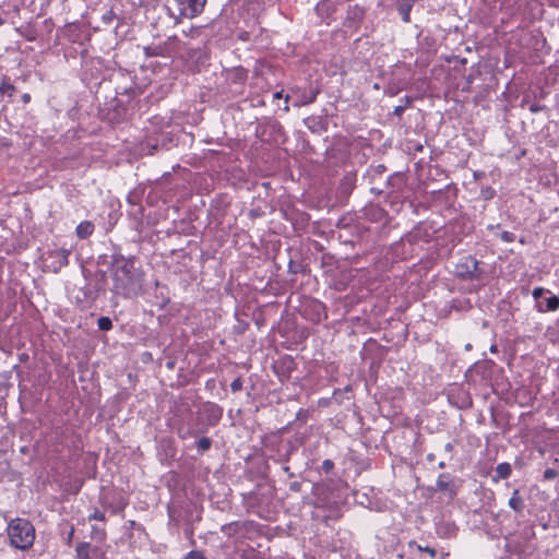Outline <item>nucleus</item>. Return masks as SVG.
Returning a JSON list of instances; mask_svg holds the SVG:
<instances>
[{"instance_id": "nucleus-41", "label": "nucleus", "mask_w": 559, "mask_h": 559, "mask_svg": "<svg viewBox=\"0 0 559 559\" xmlns=\"http://www.w3.org/2000/svg\"><path fill=\"white\" fill-rule=\"evenodd\" d=\"M289 489L295 492H299L301 490V484L299 481H294L289 485Z\"/></svg>"}, {"instance_id": "nucleus-33", "label": "nucleus", "mask_w": 559, "mask_h": 559, "mask_svg": "<svg viewBox=\"0 0 559 559\" xmlns=\"http://www.w3.org/2000/svg\"><path fill=\"white\" fill-rule=\"evenodd\" d=\"M230 389L233 392H238L242 389V379L240 377L236 378L231 383H230Z\"/></svg>"}, {"instance_id": "nucleus-15", "label": "nucleus", "mask_w": 559, "mask_h": 559, "mask_svg": "<svg viewBox=\"0 0 559 559\" xmlns=\"http://www.w3.org/2000/svg\"><path fill=\"white\" fill-rule=\"evenodd\" d=\"M535 307L539 312L556 311L559 309V298L556 295H550L542 301H538V306Z\"/></svg>"}, {"instance_id": "nucleus-22", "label": "nucleus", "mask_w": 559, "mask_h": 559, "mask_svg": "<svg viewBox=\"0 0 559 559\" xmlns=\"http://www.w3.org/2000/svg\"><path fill=\"white\" fill-rule=\"evenodd\" d=\"M197 449L200 454H203L207 450H210L212 445V440L209 437H202L197 442Z\"/></svg>"}, {"instance_id": "nucleus-44", "label": "nucleus", "mask_w": 559, "mask_h": 559, "mask_svg": "<svg viewBox=\"0 0 559 559\" xmlns=\"http://www.w3.org/2000/svg\"><path fill=\"white\" fill-rule=\"evenodd\" d=\"M21 98L24 104H28L31 102V95L28 93H24Z\"/></svg>"}, {"instance_id": "nucleus-51", "label": "nucleus", "mask_w": 559, "mask_h": 559, "mask_svg": "<svg viewBox=\"0 0 559 559\" xmlns=\"http://www.w3.org/2000/svg\"><path fill=\"white\" fill-rule=\"evenodd\" d=\"M160 145H162L163 147H165V146H166V136H165V135H162V143H160Z\"/></svg>"}, {"instance_id": "nucleus-31", "label": "nucleus", "mask_w": 559, "mask_h": 559, "mask_svg": "<svg viewBox=\"0 0 559 559\" xmlns=\"http://www.w3.org/2000/svg\"><path fill=\"white\" fill-rule=\"evenodd\" d=\"M88 520L92 521V520H96V521H106V516H105V513L100 512L99 510H95L93 513H91L88 515Z\"/></svg>"}, {"instance_id": "nucleus-34", "label": "nucleus", "mask_w": 559, "mask_h": 559, "mask_svg": "<svg viewBox=\"0 0 559 559\" xmlns=\"http://www.w3.org/2000/svg\"><path fill=\"white\" fill-rule=\"evenodd\" d=\"M528 109H530L531 112L537 114V112H540V111L545 110L546 106L542 105L539 103H533V104L530 105Z\"/></svg>"}, {"instance_id": "nucleus-13", "label": "nucleus", "mask_w": 559, "mask_h": 559, "mask_svg": "<svg viewBox=\"0 0 559 559\" xmlns=\"http://www.w3.org/2000/svg\"><path fill=\"white\" fill-rule=\"evenodd\" d=\"M98 550L97 547H92L90 543H78L74 559H91V555H95Z\"/></svg>"}, {"instance_id": "nucleus-38", "label": "nucleus", "mask_w": 559, "mask_h": 559, "mask_svg": "<svg viewBox=\"0 0 559 559\" xmlns=\"http://www.w3.org/2000/svg\"><path fill=\"white\" fill-rule=\"evenodd\" d=\"M418 549H419V550H421V551H425V552L429 554V556H430L431 558H435V557H436V555H437L436 549H435V548H431V547H428V546H426V547L418 546Z\"/></svg>"}, {"instance_id": "nucleus-26", "label": "nucleus", "mask_w": 559, "mask_h": 559, "mask_svg": "<svg viewBox=\"0 0 559 559\" xmlns=\"http://www.w3.org/2000/svg\"><path fill=\"white\" fill-rule=\"evenodd\" d=\"M545 293H549V294H550V292H549L548 289L544 288V287H535V288L533 289V292H532V296H533V298H534V299H535V301H536V305H535V306H538V301H542V300H543V299H542V297H543V295H544Z\"/></svg>"}, {"instance_id": "nucleus-54", "label": "nucleus", "mask_w": 559, "mask_h": 559, "mask_svg": "<svg viewBox=\"0 0 559 559\" xmlns=\"http://www.w3.org/2000/svg\"><path fill=\"white\" fill-rule=\"evenodd\" d=\"M395 178H397V176H396V175L391 176V177L388 179V183L390 185V183H391V181H392L393 179H395Z\"/></svg>"}, {"instance_id": "nucleus-18", "label": "nucleus", "mask_w": 559, "mask_h": 559, "mask_svg": "<svg viewBox=\"0 0 559 559\" xmlns=\"http://www.w3.org/2000/svg\"><path fill=\"white\" fill-rule=\"evenodd\" d=\"M94 231V225L90 221L81 222L75 229L76 236L80 239H86Z\"/></svg>"}, {"instance_id": "nucleus-62", "label": "nucleus", "mask_w": 559, "mask_h": 559, "mask_svg": "<svg viewBox=\"0 0 559 559\" xmlns=\"http://www.w3.org/2000/svg\"><path fill=\"white\" fill-rule=\"evenodd\" d=\"M167 366H168L169 368H171V367H173V362H168V364H167Z\"/></svg>"}, {"instance_id": "nucleus-39", "label": "nucleus", "mask_w": 559, "mask_h": 559, "mask_svg": "<svg viewBox=\"0 0 559 559\" xmlns=\"http://www.w3.org/2000/svg\"><path fill=\"white\" fill-rule=\"evenodd\" d=\"M471 405H472L471 397L467 394H464V399H463L461 405H459V407L460 408H466V407H469Z\"/></svg>"}, {"instance_id": "nucleus-40", "label": "nucleus", "mask_w": 559, "mask_h": 559, "mask_svg": "<svg viewBox=\"0 0 559 559\" xmlns=\"http://www.w3.org/2000/svg\"><path fill=\"white\" fill-rule=\"evenodd\" d=\"M158 48L157 47H145L144 51L146 56H157L158 55Z\"/></svg>"}, {"instance_id": "nucleus-45", "label": "nucleus", "mask_w": 559, "mask_h": 559, "mask_svg": "<svg viewBox=\"0 0 559 559\" xmlns=\"http://www.w3.org/2000/svg\"><path fill=\"white\" fill-rule=\"evenodd\" d=\"M444 450H445L447 452H450V453H451V452H453V450H454V445H453V443H452V442H448V443L444 445Z\"/></svg>"}, {"instance_id": "nucleus-35", "label": "nucleus", "mask_w": 559, "mask_h": 559, "mask_svg": "<svg viewBox=\"0 0 559 559\" xmlns=\"http://www.w3.org/2000/svg\"><path fill=\"white\" fill-rule=\"evenodd\" d=\"M321 468L325 473H330L334 468V462L330 459H326L322 462Z\"/></svg>"}, {"instance_id": "nucleus-25", "label": "nucleus", "mask_w": 559, "mask_h": 559, "mask_svg": "<svg viewBox=\"0 0 559 559\" xmlns=\"http://www.w3.org/2000/svg\"><path fill=\"white\" fill-rule=\"evenodd\" d=\"M97 326L100 331H109L112 329V321L108 317H100L97 320Z\"/></svg>"}, {"instance_id": "nucleus-29", "label": "nucleus", "mask_w": 559, "mask_h": 559, "mask_svg": "<svg viewBox=\"0 0 559 559\" xmlns=\"http://www.w3.org/2000/svg\"><path fill=\"white\" fill-rule=\"evenodd\" d=\"M159 146V142L157 140L147 139L145 142V147L148 150L150 154H153Z\"/></svg>"}, {"instance_id": "nucleus-19", "label": "nucleus", "mask_w": 559, "mask_h": 559, "mask_svg": "<svg viewBox=\"0 0 559 559\" xmlns=\"http://www.w3.org/2000/svg\"><path fill=\"white\" fill-rule=\"evenodd\" d=\"M511 473H512V467L509 463H507V462L499 463L496 467V477L493 478V480L507 479L510 477Z\"/></svg>"}, {"instance_id": "nucleus-55", "label": "nucleus", "mask_w": 559, "mask_h": 559, "mask_svg": "<svg viewBox=\"0 0 559 559\" xmlns=\"http://www.w3.org/2000/svg\"><path fill=\"white\" fill-rule=\"evenodd\" d=\"M490 352H491V353L497 352V346H496V345H491V346H490Z\"/></svg>"}, {"instance_id": "nucleus-17", "label": "nucleus", "mask_w": 559, "mask_h": 559, "mask_svg": "<svg viewBox=\"0 0 559 559\" xmlns=\"http://www.w3.org/2000/svg\"><path fill=\"white\" fill-rule=\"evenodd\" d=\"M416 0H401L397 4L399 13L402 16L403 22H411V11Z\"/></svg>"}, {"instance_id": "nucleus-61", "label": "nucleus", "mask_w": 559, "mask_h": 559, "mask_svg": "<svg viewBox=\"0 0 559 559\" xmlns=\"http://www.w3.org/2000/svg\"><path fill=\"white\" fill-rule=\"evenodd\" d=\"M307 126H308V129L313 130V128H312V126H311V124H308V123H307Z\"/></svg>"}, {"instance_id": "nucleus-12", "label": "nucleus", "mask_w": 559, "mask_h": 559, "mask_svg": "<svg viewBox=\"0 0 559 559\" xmlns=\"http://www.w3.org/2000/svg\"><path fill=\"white\" fill-rule=\"evenodd\" d=\"M314 10L317 14L324 21L334 14L336 7L331 0H321L317 3Z\"/></svg>"}, {"instance_id": "nucleus-5", "label": "nucleus", "mask_w": 559, "mask_h": 559, "mask_svg": "<svg viewBox=\"0 0 559 559\" xmlns=\"http://www.w3.org/2000/svg\"><path fill=\"white\" fill-rule=\"evenodd\" d=\"M179 17L193 19L200 15L206 0H174Z\"/></svg>"}, {"instance_id": "nucleus-46", "label": "nucleus", "mask_w": 559, "mask_h": 559, "mask_svg": "<svg viewBox=\"0 0 559 559\" xmlns=\"http://www.w3.org/2000/svg\"><path fill=\"white\" fill-rule=\"evenodd\" d=\"M284 100H285V107H284V110L285 111H289V107H288V100H289V95H285L284 97Z\"/></svg>"}, {"instance_id": "nucleus-7", "label": "nucleus", "mask_w": 559, "mask_h": 559, "mask_svg": "<svg viewBox=\"0 0 559 559\" xmlns=\"http://www.w3.org/2000/svg\"><path fill=\"white\" fill-rule=\"evenodd\" d=\"M431 238V227L427 223L421 222L408 231L403 239L411 245H418L420 242L427 243Z\"/></svg>"}, {"instance_id": "nucleus-8", "label": "nucleus", "mask_w": 559, "mask_h": 559, "mask_svg": "<svg viewBox=\"0 0 559 559\" xmlns=\"http://www.w3.org/2000/svg\"><path fill=\"white\" fill-rule=\"evenodd\" d=\"M70 250L66 248H56L47 252V261L49 269L53 272H59L62 267L69 264Z\"/></svg>"}, {"instance_id": "nucleus-14", "label": "nucleus", "mask_w": 559, "mask_h": 559, "mask_svg": "<svg viewBox=\"0 0 559 559\" xmlns=\"http://www.w3.org/2000/svg\"><path fill=\"white\" fill-rule=\"evenodd\" d=\"M82 293H83V299L78 296L76 297V305L81 309H86L87 307H90L96 300L97 292H94L90 287H84L82 289Z\"/></svg>"}, {"instance_id": "nucleus-50", "label": "nucleus", "mask_w": 559, "mask_h": 559, "mask_svg": "<svg viewBox=\"0 0 559 559\" xmlns=\"http://www.w3.org/2000/svg\"><path fill=\"white\" fill-rule=\"evenodd\" d=\"M73 534H74V530L71 528V531L69 532V535H68V540L71 542L72 537H73Z\"/></svg>"}, {"instance_id": "nucleus-56", "label": "nucleus", "mask_w": 559, "mask_h": 559, "mask_svg": "<svg viewBox=\"0 0 559 559\" xmlns=\"http://www.w3.org/2000/svg\"><path fill=\"white\" fill-rule=\"evenodd\" d=\"M302 413H304V409H299V412H298V414H297V417L302 416Z\"/></svg>"}, {"instance_id": "nucleus-23", "label": "nucleus", "mask_w": 559, "mask_h": 559, "mask_svg": "<svg viewBox=\"0 0 559 559\" xmlns=\"http://www.w3.org/2000/svg\"><path fill=\"white\" fill-rule=\"evenodd\" d=\"M312 308L316 312V321L317 322H321L323 319H326V312H325V307L322 302H313L312 305Z\"/></svg>"}, {"instance_id": "nucleus-4", "label": "nucleus", "mask_w": 559, "mask_h": 559, "mask_svg": "<svg viewBox=\"0 0 559 559\" xmlns=\"http://www.w3.org/2000/svg\"><path fill=\"white\" fill-rule=\"evenodd\" d=\"M479 261L473 255H464L459 259L454 266V274L461 281H478L483 276Z\"/></svg>"}, {"instance_id": "nucleus-52", "label": "nucleus", "mask_w": 559, "mask_h": 559, "mask_svg": "<svg viewBox=\"0 0 559 559\" xmlns=\"http://www.w3.org/2000/svg\"><path fill=\"white\" fill-rule=\"evenodd\" d=\"M438 467L439 468H444L445 467V463L443 461L439 462Z\"/></svg>"}, {"instance_id": "nucleus-30", "label": "nucleus", "mask_w": 559, "mask_h": 559, "mask_svg": "<svg viewBox=\"0 0 559 559\" xmlns=\"http://www.w3.org/2000/svg\"><path fill=\"white\" fill-rule=\"evenodd\" d=\"M500 239L504 242H513L515 240V234L504 230L500 234Z\"/></svg>"}, {"instance_id": "nucleus-28", "label": "nucleus", "mask_w": 559, "mask_h": 559, "mask_svg": "<svg viewBox=\"0 0 559 559\" xmlns=\"http://www.w3.org/2000/svg\"><path fill=\"white\" fill-rule=\"evenodd\" d=\"M116 17V13L112 10H108L106 13L103 14L102 21L104 24L109 25Z\"/></svg>"}, {"instance_id": "nucleus-59", "label": "nucleus", "mask_w": 559, "mask_h": 559, "mask_svg": "<svg viewBox=\"0 0 559 559\" xmlns=\"http://www.w3.org/2000/svg\"><path fill=\"white\" fill-rule=\"evenodd\" d=\"M382 169H384V166H383V165H380V166H379V171H382Z\"/></svg>"}, {"instance_id": "nucleus-32", "label": "nucleus", "mask_w": 559, "mask_h": 559, "mask_svg": "<svg viewBox=\"0 0 559 559\" xmlns=\"http://www.w3.org/2000/svg\"><path fill=\"white\" fill-rule=\"evenodd\" d=\"M557 476H558V471H556L555 468H547V469L544 472V479H545V480H552V479H555Z\"/></svg>"}, {"instance_id": "nucleus-1", "label": "nucleus", "mask_w": 559, "mask_h": 559, "mask_svg": "<svg viewBox=\"0 0 559 559\" xmlns=\"http://www.w3.org/2000/svg\"><path fill=\"white\" fill-rule=\"evenodd\" d=\"M111 292L123 298L135 297L141 294L144 283V273L135 266V258L124 257L116 252L111 255Z\"/></svg>"}, {"instance_id": "nucleus-27", "label": "nucleus", "mask_w": 559, "mask_h": 559, "mask_svg": "<svg viewBox=\"0 0 559 559\" xmlns=\"http://www.w3.org/2000/svg\"><path fill=\"white\" fill-rule=\"evenodd\" d=\"M182 559H207L204 554L200 550L189 551Z\"/></svg>"}, {"instance_id": "nucleus-60", "label": "nucleus", "mask_w": 559, "mask_h": 559, "mask_svg": "<svg viewBox=\"0 0 559 559\" xmlns=\"http://www.w3.org/2000/svg\"><path fill=\"white\" fill-rule=\"evenodd\" d=\"M382 169H384V166H383V165H380V166H379V171H382Z\"/></svg>"}, {"instance_id": "nucleus-42", "label": "nucleus", "mask_w": 559, "mask_h": 559, "mask_svg": "<svg viewBox=\"0 0 559 559\" xmlns=\"http://www.w3.org/2000/svg\"><path fill=\"white\" fill-rule=\"evenodd\" d=\"M404 111H405V106L400 105L394 108L393 114L396 116H401Z\"/></svg>"}, {"instance_id": "nucleus-43", "label": "nucleus", "mask_w": 559, "mask_h": 559, "mask_svg": "<svg viewBox=\"0 0 559 559\" xmlns=\"http://www.w3.org/2000/svg\"><path fill=\"white\" fill-rule=\"evenodd\" d=\"M293 450H294V447H293V444L289 442V443H288V449H287V451H286L285 459H284L286 462L289 460V456L292 455Z\"/></svg>"}, {"instance_id": "nucleus-57", "label": "nucleus", "mask_w": 559, "mask_h": 559, "mask_svg": "<svg viewBox=\"0 0 559 559\" xmlns=\"http://www.w3.org/2000/svg\"><path fill=\"white\" fill-rule=\"evenodd\" d=\"M465 348H466L467 350H469V349L472 348V345H471V344H467V345L465 346Z\"/></svg>"}, {"instance_id": "nucleus-9", "label": "nucleus", "mask_w": 559, "mask_h": 559, "mask_svg": "<svg viewBox=\"0 0 559 559\" xmlns=\"http://www.w3.org/2000/svg\"><path fill=\"white\" fill-rule=\"evenodd\" d=\"M201 413L206 424L212 427L216 426L223 417V408L219 405L212 402H206L203 405Z\"/></svg>"}, {"instance_id": "nucleus-2", "label": "nucleus", "mask_w": 559, "mask_h": 559, "mask_svg": "<svg viewBox=\"0 0 559 559\" xmlns=\"http://www.w3.org/2000/svg\"><path fill=\"white\" fill-rule=\"evenodd\" d=\"M8 536L13 547L26 550L34 544L35 528L28 520L15 519L8 526Z\"/></svg>"}, {"instance_id": "nucleus-53", "label": "nucleus", "mask_w": 559, "mask_h": 559, "mask_svg": "<svg viewBox=\"0 0 559 559\" xmlns=\"http://www.w3.org/2000/svg\"><path fill=\"white\" fill-rule=\"evenodd\" d=\"M409 103H411V99L406 96L405 100H404V104H405L404 106L406 107Z\"/></svg>"}, {"instance_id": "nucleus-47", "label": "nucleus", "mask_w": 559, "mask_h": 559, "mask_svg": "<svg viewBox=\"0 0 559 559\" xmlns=\"http://www.w3.org/2000/svg\"><path fill=\"white\" fill-rule=\"evenodd\" d=\"M283 471L288 474L289 477H294V473L290 471L289 466H284Z\"/></svg>"}, {"instance_id": "nucleus-37", "label": "nucleus", "mask_w": 559, "mask_h": 559, "mask_svg": "<svg viewBox=\"0 0 559 559\" xmlns=\"http://www.w3.org/2000/svg\"><path fill=\"white\" fill-rule=\"evenodd\" d=\"M128 203L130 205V207L133 205L134 201L139 202L140 200V194L138 192H130L128 194Z\"/></svg>"}, {"instance_id": "nucleus-3", "label": "nucleus", "mask_w": 559, "mask_h": 559, "mask_svg": "<svg viewBox=\"0 0 559 559\" xmlns=\"http://www.w3.org/2000/svg\"><path fill=\"white\" fill-rule=\"evenodd\" d=\"M221 532L229 537L236 538L239 542L245 539H253L260 533V524L246 520V521H236L222 525Z\"/></svg>"}, {"instance_id": "nucleus-49", "label": "nucleus", "mask_w": 559, "mask_h": 559, "mask_svg": "<svg viewBox=\"0 0 559 559\" xmlns=\"http://www.w3.org/2000/svg\"><path fill=\"white\" fill-rule=\"evenodd\" d=\"M435 457H436V456H435V454H433V453H429V454L427 455V460H428L429 462L435 461Z\"/></svg>"}, {"instance_id": "nucleus-58", "label": "nucleus", "mask_w": 559, "mask_h": 559, "mask_svg": "<svg viewBox=\"0 0 559 559\" xmlns=\"http://www.w3.org/2000/svg\"><path fill=\"white\" fill-rule=\"evenodd\" d=\"M26 38H27L28 40H33V39H34V36H26Z\"/></svg>"}, {"instance_id": "nucleus-10", "label": "nucleus", "mask_w": 559, "mask_h": 559, "mask_svg": "<svg viewBox=\"0 0 559 559\" xmlns=\"http://www.w3.org/2000/svg\"><path fill=\"white\" fill-rule=\"evenodd\" d=\"M436 488L438 491L444 492L451 498L456 495V488L453 483V478L449 473H442L439 475L436 481Z\"/></svg>"}, {"instance_id": "nucleus-21", "label": "nucleus", "mask_w": 559, "mask_h": 559, "mask_svg": "<svg viewBox=\"0 0 559 559\" xmlns=\"http://www.w3.org/2000/svg\"><path fill=\"white\" fill-rule=\"evenodd\" d=\"M143 206L140 204V202L134 201L133 205L129 210V214L133 216V218L138 222H142L143 217Z\"/></svg>"}, {"instance_id": "nucleus-20", "label": "nucleus", "mask_w": 559, "mask_h": 559, "mask_svg": "<svg viewBox=\"0 0 559 559\" xmlns=\"http://www.w3.org/2000/svg\"><path fill=\"white\" fill-rule=\"evenodd\" d=\"M15 92V86L10 83L9 79L3 75L0 83V95L7 94L9 97H12Z\"/></svg>"}, {"instance_id": "nucleus-48", "label": "nucleus", "mask_w": 559, "mask_h": 559, "mask_svg": "<svg viewBox=\"0 0 559 559\" xmlns=\"http://www.w3.org/2000/svg\"><path fill=\"white\" fill-rule=\"evenodd\" d=\"M273 97H274L275 99L283 98V97H284V95H283V91H280V92L274 93Z\"/></svg>"}, {"instance_id": "nucleus-6", "label": "nucleus", "mask_w": 559, "mask_h": 559, "mask_svg": "<svg viewBox=\"0 0 559 559\" xmlns=\"http://www.w3.org/2000/svg\"><path fill=\"white\" fill-rule=\"evenodd\" d=\"M248 79V70L243 67H234L225 71V80L231 87V92L241 94Z\"/></svg>"}, {"instance_id": "nucleus-11", "label": "nucleus", "mask_w": 559, "mask_h": 559, "mask_svg": "<svg viewBox=\"0 0 559 559\" xmlns=\"http://www.w3.org/2000/svg\"><path fill=\"white\" fill-rule=\"evenodd\" d=\"M319 94V90L317 87L310 86L308 90L299 92L298 99L294 103V106H307L312 104Z\"/></svg>"}, {"instance_id": "nucleus-24", "label": "nucleus", "mask_w": 559, "mask_h": 559, "mask_svg": "<svg viewBox=\"0 0 559 559\" xmlns=\"http://www.w3.org/2000/svg\"><path fill=\"white\" fill-rule=\"evenodd\" d=\"M364 16V10L357 5L349 7L348 9V19H353L355 21H360Z\"/></svg>"}, {"instance_id": "nucleus-16", "label": "nucleus", "mask_w": 559, "mask_h": 559, "mask_svg": "<svg viewBox=\"0 0 559 559\" xmlns=\"http://www.w3.org/2000/svg\"><path fill=\"white\" fill-rule=\"evenodd\" d=\"M508 506L515 512L521 514L525 508L524 499L522 498L520 490L514 489L511 498L509 499Z\"/></svg>"}, {"instance_id": "nucleus-36", "label": "nucleus", "mask_w": 559, "mask_h": 559, "mask_svg": "<svg viewBox=\"0 0 559 559\" xmlns=\"http://www.w3.org/2000/svg\"><path fill=\"white\" fill-rule=\"evenodd\" d=\"M481 195L486 199V200H489L491 198H493L495 195V190L490 187H487L486 189H483L481 190Z\"/></svg>"}]
</instances>
